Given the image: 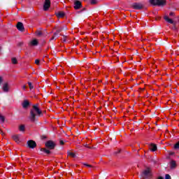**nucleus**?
<instances>
[{"label": "nucleus", "instance_id": "f257e3e1", "mask_svg": "<svg viewBox=\"0 0 179 179\" xmlns=\"http://www.w3.org/2000/svg\"><path fill=\"white\" fill-rule=\"evenodd\" d=\"M43 115V111L38 108V103L32 106V108L30 110L29 119L31 122H36L37 121V117H41ZM37 116V117H36Z\"/></svg>", "mask_w": 179, "mask_h": 179}, {"label": "nucleus", "instance_id": "f03ea898", "mask_svg": "<svg viewBox=\"0 0 179 179\" xmlns=\"http://www.w3.org/2000/svg\"><path fill=\"white\" fill-rule=\"evenodd\" d=\"M149 3L154 6H166L167 4L166 0H149Z\"/></svg>", "mask_w": 179, "mask_h": 179}, {"label": "nucleus", "instance_id": "7ed1b4c3", "mask_svg": "<svg viewBox=\"0 0 179 179\" xmlns=\"http://www.w3.org/2000/svg\"><path fill=\"white\" fill-rule=\"evenodd\" d=\"M152 171H150V168H147L141 174V177L143 179H150L152 178Z\"/></svg>", "mask_w": 179, "mask_h": 179}, {"label": "nucleus", "instance_id": "20e7f679", "mask_svg": "<svg viewBox=\"0 0 179 179\" xmlns=\"http://www.w3.org/2000/svg\"><path fill=\"white\" fill-rule=\"evenodd\" d=\"M45 146L50 150H54L57 146V144H55V143L52 141H48L46 143H45Z\"/></svg>", "mask_w": 179, "mask_h": 179}, {"label": "nucleus", "instance_id": "39448f33", "mask_svg": "<svg viewBox=\"0 0 179 179\" xmlns=\"http://www.w3.org/2000/svg\"><path fill=\"white\" fill-rule=\"evenodd\" d=\"M131 8L135 9L136 10H141V9H143V4L141 3H133L131 4Z\"/></svg>", "mask_w": 179, "mask_h": 179}, {"label": "nucleus", "instance_id": "423d86ee", "mask_svg": "<svg viewBox=\"0 0 179 179\" xmlns=\"http://www.w3.org/2000/svg\"><path fill=\"white\" fill-rule=\"evenodd\" d=\"M164 20L167 22L168 23H170L171 24H173V30H177V27H176V23H174V21L171 19H170L167 15H165L164 17Z\"/></svg>", "mask_w": 179, "mask_h": 179}, {"label": "nucleus", "instance_id": "0eeeda50", "mask_svg": "<svg viewBox=\"0 0 179 179\" xmlns=\"http://www.w3.org/2000/svg\"><path fill=\"white\" fill-rule=\"evenodd\" d=\"M27 145L29 149H34L37 146V143L33 140L28 141Z\"/></svg>", "mask_w": 179, "mask_h": 179}, {"label": "nucleus", "instance_id": "6e6552de", "mask_svg": "<svg viewBox=\"0 0 179 179\" xmlns=\"http://www.w3.org/2000/svg\"><path fill=\"white\" fill-rule=\"evenodd\" d=\"M51 6V0H45L43 4V10L47 11Z\"/></svg>", "mask_w": 179, "mask_h": 179}, {"label": "nucleus", "instance_id": "1a4fd4ad", "mask_svg": "<svg viewBox=\"0 0 179 179\" xmlns=\"http://www.w3.org/2000/svg\"><path fill=\"white\" fill-rule=\"evenodd\" d=\"M80 8H82V2H80V1H76L74 2V9L78 10L80 9Z\"/></svg>", "mask_w": 179, "mask_h": 179}, {"label": "nucleus", "instance_id": "9d476101", "mask_svg": "<svg viewBox=\"0 0 179 179\" xmlns=\"http://www.w3.org/2000/svg\"><path fill=\"white\" fill-rule=\"evenodd\" d=\"M16 27L19 31H24V26L22 22H18L17 23Z\"/></svg>", "mask_w": 179, "mask_h": 179}, {"label": "nucleus", "instance_id": "9b49d317", "mask_svg": "<svg viewBox=\"0 0 179 179\" xmlns=\"http://www.w3.org/2000/svg\"><path fill=\"white\" fill-rule=\"evenodd\" d=\"M22 108L24 109L29 108V106H30V102L28 100H24V101L22 103Z\"/></svg>", "mask_w": 179, "mask_h": 179}, {"label": "nucleus", "instance_id": "f8f14e48", "mask_svg": "<svg viewBox=\"0 0 179 179\" xmlns=\"http://www.w3.org/2000/svg\"><path fill=\"white\" fill-rule=\"evenodd\" d=\"M64 29H66L65 27H61L57 29L56 31L54 33V36H58L61 31H63Z\"/></svg>", "mask_w": 179, "mask_h": 179}, {"label": "nucleus", "instance_id": "ddd939ff", "mask_svg": "<svg viewBox=\"0 0 179 179\" xmlns=\"http://www.w3.org/2000/svg\"><path fill=\"white\" fill-rule=\"evenodd\" d=\"M3 92H5L6 93H8V92H9V84L8 83H5L3 85Z\"/></svg>", "mask_w": 179, "mask_h": 179}, {"label": "nucleus", "instance_id": "4468645a", "mask_svg": "<svg viewBox=\"0 0 179 179\" xmlns=\"http://www.w3.org/2000/svg\"><path fill=\"white\" fill-rule=\"evenodd\" d=\"M170 164H171V170H174V169H176V167H177V162H176V160H171L170 162Z\"/></svg>", "mask_w": 179, "mask_h": 179}, {"label": "nucleus", "instance_id": "2eb2a0df", "mask_svg": "<svg viewBox=\"0 0 179 179\" xmlns=\"http://www.w3.org/2000/svg\"><path fill=\"white\" fill-rule=\"evenodd\" d=\"M150 150L152 152H156L157 150V145H156V144L152 143L150 146Z\"/></svg>", "mask_w": 179, "mask_h": 179}, {"label": "nucleus", "instance_id": "dca6fc26", "mask_svg": "<svg viewBox=\"0 0 179 179\" xmlns=\"http://www.w3.org/2000/svg\"><path fill=\"white\" fill-rule=\"evenodd\" d=\"M41 152H43L44 153H46V155H51V151L50 149L47 148H41Z\"/></svg>", "mask_w": 179, "mask_h": 179}, {"label": "nucleus", "instance_id": "f3484780", "mask_svg": "<svg viewBox=\"0 0 179 179\" xmlns=\"http://www.w3.org/2000/svg\"><path fill=\"white\" fill-rule=\"evenodd\" d=\"M13 141H15L17 143H20V140L19 139V135L13 136Z\"/></svg>", "mask_w": 179, "mask_h": 179}, {"label": "nucleus", "instance_id": "a211bd4d", "mask_svg": "<svg viewBox=\"0 0 179 179\" xmlns=\"http://www.w3.org/2000/svg\"><path fill=\"white\" fill-rule=\"evenodd\" d=\"M31 44L34 46L38 45V41H37V39H34L31 41Z\"/></svg>", "mask_w": 179, "mask_h": 179}, {"label": "nucleus", "instance_id": "6ab92c4d", "mask_svg": "<svg viewBox=\"0 0 179 179\" xmlns=\"http://www.w3.org/2000/svg\"><path fill=\"white\" fill-rule=\"evenodd\" d=\"M57 17H64L65 16V13L60 11L57 15Z\"/></svg>", "mask_w": 179, "mask_h": 179}, {"label": "nucleus", "instance_id": "aec40b11", "mask_svg": "<svg viewBox=\"0 0 179 179\" xmlns=\"http://www.w3.org/2000/svg\"><path fill=\"white\" fill-rule=\"evenodd\" d=\"M19 130L20 131V132H24V131H25L24 124L20 125Z\"/></svg>", "mask_w": 179, "mask_h": 179}, {"label": "nucleus", "instance_id": "412c9836", "mask_svg": "<svg viewBox=\"0 0 179 179\" xmlns=\"http://www.w3.org/2000/svg\"><path fill=\"white\" fill-rule=\"evenodd\" d=\"M12 61V64H14V65H16V64H17V59H16L15 57H13L11 59Z\"/></svg>", "mask_w": 179, "mask_h": 179}, {"label": "nucleus", "instance_id": "4be33fe9", "mask_svg": "<svg viewBox=\"0 0 179 179\" xmlns=\"http://www.w3.org/2000/svg\"><path fill=\"white\" fill-rule=\"evenodd\" d=\"M68 156H71V157H76V154L72 152H68Z\"/></svg>", "mask_w": 179, "mask_h": 179}, {"label": "nucleus", "instance_id": "5701e85b", "mask_svg": "<svg viewBox=\"0 0 179 179\" xmlns=\"http://www.w3.org/2000/svg\"><path fill=\"white\" fill-rule=\"evenodd\" d=\"M36 36H38V37L43 36V32L41 31H36Z\"/></svg>", "mask_w": 179, "mask_h": 179}, {"label": "nucleus", "instance_id": "b1692460", "mask_svg": "<svg viewBox=\"0 0 179 179\" xmlns=\"http://www.w3.org/2000/svg\"><path fill=\"white\" fill-rule=\"evenodd\" d=\"M28 85L29 86V89L31 90L33 89H34V87L33 86V85L31 84V82H28Z\"/></svg>", "mask_w": 179, "mask_h": 179}, {"label": "nucleus", "instance_id": "393cba45", "mask_svg": "<svg viewBox=\"0 0 179 179\" xmlns=\"http://www.w3.org/2000/svg\"><path fill=\"white\" fill-rule=\"evenodd\" d=\"M0 120L1 121V122H5V117L1 115V114H0Z\"/></svg>", "mask_w": 179, "mask_h": 179}, {"label": "nucleus", "instance_id": "a878e982", "mask_svg": "<svg viewBox=\"0 0 179 179\" xmlns=\"http://www.w3.org/2000/svg\"><path fill=\"white\" fill-rule=\"evenodd\" d=\"M92 5H96L97 3V0H91Z\"/></svg>", "mask_w": 179, "mask_h": 179}, {"label": "nucleus", "instance_id": "bb28decb", "mask_svg": "<svg viewBox=\"0 0 179 179\" xmlns=\"http://www.w3.org/2000/svg\"><path fill=\"white\" fill-rule=\"evenodd\" d=\"M62 36H63L62 41L63 43H65L66 41V36L65 35H62Z\"/></svg>", "mask_w": 179, "mask_h": 179}, {"label": "nucleus", "instance_id": "cd10ccee", "mask_svg": "<svg viewBox=\"0 0 179 179\" xmlns=\"http://www.w3.org/2000/svg\"><path fill=\"white\" fill-rule=\"evenodd\" d=\"M35 64H36V65H40V59H36V60H35Z\"/></svg>", "mask_w": 179, "mask_h": 179}, {"label": "nucleus", "instance_id": "c85d7f7f", "mask_svg": "<svg viewBox=\"0 0 179 179\" xmlns=\"http://www.w3.org/2000/svg\"><path fill=\"white\" fill-rule=\"evenodd\" d=\"M83 166H85L86 167H92V165L87 164H86V163H83Z\"/></svg>", "mask_w": 179, "mask_h": 179}, {"label": "nucleus", "instance_id": "c756f323", "mask_svg": "<svg viewBox=\"0 0 179 179\" xmlns=\"http://www.w3.org/2000/svg\"><path fill=\"white\" fill-rule=\"evenodd\" d=\"M165 179H171V176H170L169 174H166Z\"/></svg>", "mask_w": 179, "mask_h": 179}, {"label": "nucleus", "instance_id": "7c9ffc66", "mask_svg": "<svg viewBox=\"0 0 179 179\" xmlns=\"http://www.w3.org/2000/svg\"><path fill=\"white\" fill-rule=\"evenodd\" d=\"M121 152V150H117V151H115L114 155H118V153Z\"/></svg>", "mask_w": 179, "mask_h": 179}, {"label": "nucleus", "instance_id": "2f4dec72", "mask_svg": "<svg viewBox=\"0 0 179 179\" xmlns=\"http://www.w3.org/2000/svg\"><path fill=\"white\" fill-rule=\"evenodd\" d=\"M23 45V42H19L18 43H17V46L18 47H22Z\"/></svg>", "mask_w": 179, "mask_h": 179}, {"label": "nucleus", "instance_id": "473e14b6", "mask_svg": "<svg viewBox=\"0 0 179 179\" xmlns=\"http://www.w3.org/2000/svg\"><path fill=\"white\" fill-rule=\"evenodd\" d=\"M55 37H57V36L53 35V36H52V38H50V41H52V40H55Z\"/></svg>", "mask_w": 179, "mask_h": 179}, {"label": "nucleus", "instance_id": "72a5a7b5", "mask_svg": "<svg viewBox=\"0 0 179 179\" xmlns=\"http://www.w3.org/2000/svg\"><path fill=\"white\" fill-rule=\"evenodd\" d=\"M169 16H174V13L171 12V13H169Z\"/></svg>", "mask_w": 179, "mask_h": 179}, {"label": "nucleus", "instance_id": "f704fd0d", "mask_svg": "<svg viewBox=\"0 0 179 179\" xmlns=\"http://www.w3.org/2000/svg\"><path fill=\"white\" fill-rule=\"evenodd\" d=\"M60 145H64V141L62 140L60 141Z\"/></svg>", "mask_w": 179, "mask_h": 179}, {"label": "nucleus", "instance_id": "c9c22d12", "mask_svg": "<svg viewBox=\"0 0 179 179\" xmlns=\"http://www.w3.org/2000/svg\"><path fill=\"white\" fill-rule=\"evenodd\" d=\"M22 89H23L24 90H26V85H23V86H22Z\"/></svg>", "mask_w": 179, "mask_h": 179}, {"label": "nucleus", "instance_id": "e433bc0d", "mask_svg": "<svg viewBox=\"0 0 179 179\" xmlns=\"http://www.w3.org/2000/svg\"><path fill=\"white\" fill-rule=\"evenodd\" d=\"M157 179H164V178H163L162 176H159V177H158Z\"/></svg>", "mask_w": 179, "mask_h": 179}, {"label": "nucleus", "instance_id": "4c0bfd02", "mask_svg": "<svg viewBox=\"0 0 179 179\" xmlns=\"http://www.w3.org/2000/svg\"><path fill=\"white\" fill-rule=\"evenodd\" d=\"M0 83H2V77H0Z\"/></svg>", "mask_w": 179, "mask_h": 179}, {"label": "nucleus", "instance_id": "58836bf2", "mask_svg": "<svg viewBox=\"0 0 179 179\" xmlns=\"http://www.w3.org/2000/svg\"><path fill=\"white\" fill-rule=\"evenodd\" d=\"M0 134H1L2 135H3V132L2 131V130L0 129Z\"/></svg>", "mask_w": 179, "mask_h": 179}, {"label": "nucleus", "instance_id": "ea45409f", "mask_svg": "<svg viewBox=\"0 0 179 179\" xmlns=\"http://www.w3.org/2000/svg\"><path fill=\"white\" fill-rule=\"evenodd\" d=\"M173 155H174V152H171V153L170 154L171 156H173Z\"/></svg>", "mask_w": 179, "mask_h": 179}, {"label": "nucleus", "instance_id": "a19ab883", "mask_svg": "<svg viewBox=\"0 0 179 179\" xmlns=\"http://www.w3.org/2000/svg\"><path fill=\"white\" fill-rule=\"evenodd\" d=\"M83 10H86V8H83L81 11L83 12Z\"/></svg>", "mask_w": 179, "mask_h": 179}, {"label": "nucleus", "instance_id": "79ce46f5", "mask_svg": "<svg viewBox=\"0 0 179 179\" xmlns=\"http://www.w3.org/2000/svg\"><path fill=\"white\" fill-rule=\"evenodd\" d=\"M85 148H90V147H88V146H87V144H86V145H85Z\"/></svg>", "mask_w": 179, "mask_h": 179}, {"label": "nucleus", "instance_id": "37998d69", "mask_svg": "<svg viewBox=\"0 0 179 179\" xmlns=\"http://www.w3.org/2000/svg\"><path fill=\"white\" fill-rule=\"evenodd\" d=\"M0 50H1V47H0Z\"/></svg>", "mask_w": 179, "mask_h": 179}]
</instances>
